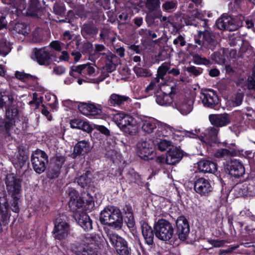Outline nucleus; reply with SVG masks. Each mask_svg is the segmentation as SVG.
I'll return each instance as SVG.
<instances>
[{"instance_id":"f257e3e1","label":"nucleus","mask_w":255,"mask_h":255,"mask_svg":"<svg viewBox=\"0 0 255 255\" xmlns=\"http://www.w3.org/2000/svg\"><path fill=\"white\" fill-rule=\"evenodd\" d=\"M22 179L17 178L12 174H8L5 183L8 195L11 197L10 209L14 213L19 212V202L21 197Z\"/></svg>"},{"instance_id":"f03ea898","label":"nucleus","mask_w":255,"mask_h":255,"mask_svg":"<svg viewBox=\"0 0 255 255\" xmlns=\"http://www.w3.org/2000/svg\"><path fill=\"white\" fill-rule=\"evenodd\" d=\"M99 220L102 225L121 229L123 225V215L120 209L114 205H108L101 211Z\"/></svg>"},{"instance_id":"7ed1b4c3","label":"nucleus","mask_w":255,"mask_h":255,"mask_svg":"<svg viewBox=\"0 0 255 255\" xmlns=\"http://www.w3.org/2000/svg\"><path fill=\"white\" fill-rule=\"evenodd\" d=\"M103 229L107 234V239L118 255H131V248L124 238L113 233L108 227H104Z\"/></svg>"},{"instance_id":"20e7f679","label":"nucleus","mask_w":255,"mask_h":255,"mask_svg":"<svg viewBox=\"0 0 255 255\" xmlns=\"http://www.w3.org/2000/svg\"><path fill=\"white\" fill-rule=\"evenodd\" d=\"M243 19L244 17L242 15L223 14L217 20L216 24L220 30L233 31L243 26Z\"/></svg>"},{"instance_id":"39448f33","label":"nucleus","mask_w":255,"mask_h":255,"mask_svg":"<svg viewBox=\"0 0 255 255\" xmlns=\"http://www.w3.org/2000/svg\"><path fill=\"white\" fill-rule=\"evenodd\" d=\"M153 229L155 237L161 241H169L174 235V228L172 224L164 219L155 222Z\"/></svg>"},{"instance_id":"423d86ee","label":"nucleus","mask_w":255,"mask_h":255,"mask_svg":"<svg viewBox=\"0 0 255 255\" xmlns=\"http://www.w3.org/2000/svg\"><path fill=\"white\" fill-rule=\"evenodd\" d=\"M195 42L202 47L213 51L218 44L217 36L211 30L206 29L203 31H198L197 37L195 38Z\"/></svg>"},{"instance_id":"0eeeda50","label":"nucleus","mask_w":255,"mask_h":255,"mask_svg":"<svg viewBox=\"0 0 255 255\" xmlns=\"http://www.w3.org/2000/svg\"><path fill=\"white\" fill-rule=\"evenodd\" d=\"M117 126L126 133L132 135L134 128L136 127V121L134 118L124 113H118L114 116Z\"/></svg>"},{"instance_id":"6e6552de","label":"nucleus","mask_w":255,"mask_h":255,"mask_svg":"<svg viewBox=\"0 0 255 255\" xmlns=\"http://www.w3.org/2000/svg\"><path fill=\"white\" fill-rule=\"evenodd\" d=\"M137 154L142 159L147 161L153 160L155 154V146L153 141L150 139L141 140L136 145Z\"/></svg>"},{"instance_id":"1a4fd4ad","label":"nucleus","mask_w":255,"mask_h":255,"mask_svg":"<svg viewBox=\"0 0 255 255\" xmlns=\"http://www.w3.org/2000/svg\"><path fill=\"white\" fill-rule=\"evenodd\" d=\"M53 233L56 240L61 241L65 239L69 233L70 225L67 217L62 215L56 219Z\"/></svg>"},{"instance_id":"9d476101","label":"nucleus","mask_w":255,"mask_h":255,"mask_svg":"<svg viewBox=\"0 0 255 255\" xmlns=\"http://www.w3.org/2000/svg\"><path fill=\"white\" fill-rule=\"evenodd\" d=\"M48 162V156L46 152L39 149L35 150L31 155V162L34 171L43 173L46 169V164Z\"/></svg>"},{"instance_id":"9b49d317","label":"nucleus","mask_w":255,"mask_h":255,"mask_svg":"<svg viewBox=\"0 0 255 255\" xmlns=\"http://www.w3.org/2000/svg\"><path fill=\"white\" fill-rule=\"evenodd\" d=\"M225 172L235 178L242 177L245 173V168L243 163L239 160L230 159L224 163Z\"/></svg>"},{"instance_id":"f8f14e48","label":"nucleus","mask_w":255,"mask_h":255,"mask_svg":"<svg viewBox=\"0 0 255 255\" xmlns=\"http://www.w3.org/2000/svg\"><path fill=\"white\" fill-rule=\"evenodd\" d=\"M200 98L205 107L214 110L219 109L220 99L214 90L205 89L201 93Z\"/></svg>"},{"instance_id":"ddd939ff","label":"nucleus","mask_w":255,"mask_h":255,"mask_svg":"<svg viewBox=\"0 0 255 255\" xmlns=\"http://www.w3.org/2000/svg\"><path fill=\"white\" fill-rule=\"evenodd\" d=\"M29 153L26 149L18 151L16 157L12 160V164L19 174L23 175L25 173L29 167L28 161Z\"/></svg>"},{"instance_id":"4468645a","label":"nucleus","mask_w":255,"mask_h":255,"mask_svg":"<svg viewBox=\"0 0 255 255\" xmlns=\"http://www.w3.org/2000/svg\"><path fill=\"white\" fill-rule=\"evenodd\" d=\"M175 235L181 241L187 239L190 232L189 221L184 216H179L176 220Z\"/></svg>"},{"instance_id":"2eb2a0df","label":"nucleus","mask_w":255,"mask_h":255,"mask_svg":"<svg viewBox=\"0 0 255 255\" xmlns=\"http://www.w3.org/2000/svg\"><path fill=\"white\" fill-rule=\"evenodd\" d=\"M194 190L201 197H207L213 190L210 181L203 177H197L194 179Z\"/></svg>"},{"instance_id":"dca6fc26","label":"nucleus","mask_w":255,"mask_h":255,"mask_svg":"<svg viewBox=\"0 0 255 255\" xmlns=\"http://www.w3.org/2000/svg\"><path fill=\"white\" fill-rule=\"evenodd\" d=\"M69 196L70 200L68 202V206L73 215L77 212L83 211V206L84 205L82 197H80L78 192L74 189H70L69 190Z\"/></svg>"},{"instance_id":"f3484780","label":"nucleus","mask_w":255,"mask_h":255,"mask_svg":"<svg viewBox=\"0 0 255 255\" xmlns=\"http://www.w3.org/2000/svg\"><path fill=\"white\" fill-rule=\"evenodd\" d=\"M92 148L93 146L88 138L79 139L74 146L71 157L76 158L78 156H85L91 152Z\"/></svg>"},{"instance_id":"a211bd4d","label":"nucleus","mask_w":255,"mask_h":255,"mask_svg":"<svg viewBox=\"0 0 255 255\" xmlns=\"http://www.w3.org/2000/svg\"><path fill=\"white\" fill-rule=\"evenodd\" d=\"M33 52L35 60L40 65H50L52 57L54 56L53 52L49 51L47 47L34 48Z\"/></svg>"},{"instance_id":"6ab92c4d","label":"nucleus","mask_w":255,"mask_h":255,"mask_svg":"<svg viewBox=\"0 0 255 255\" xmlns=\"http://www.w3.org/2000/svg\"><path fill=\"white\" fill-rule=\"evenodd\" d=\"M99 31V27L92 21L84 23L81 28V33L83 37L91 42L96 39Z\"/></svg>"},{"instance_id":"aec40b11","label":"nucleus","mask_w":255,"mask_h":255,"mask_svg":"<svg viewBox=\"0 0 255 255\" xmlns=\"http://www.w3.org/2000/svg\"><path fill=\"white\" fill-rule=\"evenodd\" d=\"M10 206L5 196L0 197V232H2V226L7 224V220L10 217L9 209H10Z\"/></svg>"},{"instance_id":"412c9836","label":"nucleus","mask_w":255,"mask_h":255,"mask_svg":"<svg viewBox=\"0 0 255 255\" xmlns=\"http://www.w3.org/2000/svg\"><path fill=\"white\" fill-rule=\"evenodd\" d=\"M75 221L78 225L86 232H88L93 229L92 220L84 211H81L73 215Z\"/></svg>"},{"instance_id":"4be33fe9","label":"nucleus","mask_w":255,"mask_h":255,"mask_svg":"<svg viewBox=\"0 0 255 255\" xmlns=\"http://www.w3.org/2000/svg\"><path fill=\"white\" fill-rule=\"evenodd\" d=\"M139 224L145 243L151 248L154 244V235H155L154 229L153 230L152 227L144 220H141Z\"/></svg>"},{"instance_id":"5701e85b","label":"nucleus","mask_w":255,"mask_h":255,"mask_svg":"<svg viewBox=\"0 0 255 255\" xmlns=\"http://www.w3.org/2000/svg\"><path fill=\"white\" fill-rule=\"evenodd\" d=\"M197 164L198 170L203 173L214 174L217 171V164L212 160L202 159Z\"/></svg>"},{"instance_id":"b1692460","label":"nucleus","mask_w":255,"mask_h":255,"mask_svg":"<svg viewBox=\"0 0 255 255\" xmlns=\"http://www.w3.org/2000/svg\"><path fill=\"white\" fill-rule=\"evenodd\" d=\"M209 119L211 124L217 127L226 126L231 123L230 116L227 113L210 115Z\"/></svg>"},{"instance_id":"393cba45","label":"nucleus","mask_w":255,"mask_h":255,"mask_svg":"<svg viewBox=\"0 0 255 255\" xmlns=\"http://www.w3.org/2000/svg\"><path fill=\"white\" fill-rule=\"evenodd\" d=\"M240 154V149L234 143H229L225 148L217 150L215 153L216 157L224 158L225 156H238Z\"/></svg>"},{"instance_id":"a878e982","label":"nucleus","mask_w":255,"mask_h":255,"mask_svg":"<svg viewBox=\"0 0 255 255\" xmlns=\"http://www.w3.org/2000/svg\"><path fill=\"white\" fill-rule=\"evenodd\" d=\"M183 151L180 148L172 146V148L168 150L166 154L169 165H174L178 163L184 156Z\"/></svg>"},{"instance_id":"bb28decb","label":"nucleus","mask_w":255,"mask_h":255,"mask_svg":"<svg viewBox=\"0 0 255 255\" xmlns=\"http://www.w3.org/2000/svg\"><path fill=\"white\" fill-rule=\"evenodd\" d=\"M175 90L174 88L172 87L171 91L168 94L162 92L158 95H156V103L160 106H170L173 102V96L175 94Z\"/></svg>"},{"instance_id":"cd10ccee","label":"nucleus","mask_w":255,"mask_h":255,"mask_svg":"<svg viewBox=\"0 0 255 255\" xmlns=\"http://www.w3.org/2000/svg\"><path fill=\"white\" fill-rule=\"evenodd\" d=\"M41 0H30L27 9V14L32 16L39 17L42 9L40 3Z\"/></svg>"},{"instance_id":"c85d7f7f","label":"nucleus","mask_w":255,"mask_h":255,"mask_svg":"<svg viewBox=\"0 0 255 255\" xmlns=\"http://www.w3.org/2000/svg\"><path fill=\"white\" fill-rule=\"evenodd\" d=\"M15 124L12 122L8 121L5 119L0 120V134H2L5 138L11 136V131Z\"/></svg>"},{"instance_id":"c756f323","label":"nucleus","mask_w":255,"mask_h":255,"mask_svg":"<svg viewBox=\"0 0 255 255\" xmlns=\"http://www.w3.org/2000/svg\"><path fill=\"white\" fill-rule=\"evenodd\" d=\"M128 101H130L128 96L114 93L110 96L108 103L111 106H120L124 105Z\"/></svg>"},{"instance_id":"7c9ffc66","label":"nucleus","mask_w":255,"mask_h":255,"mask_svg":"<svg viewBox=\"0 0 255 255\" xmlns=\"http://www.w3.org/2000/svg\"><path fill=\"white\" fill-rule=\"evenodd\" d=\"M127 177L129 184H135L138 186H143L144 182L141 176L133 169L129 170L127 175Z\"/></svg>"},{"instance_id":"2f4dec72","label":"nucleus","mask_w":255,"mask_h":255,"mask_svg":"<svg viewBox=\"0 0 255 255\" xmlns=\"http://www.w3.org/2000/svg\"><path fill=\"white\" fill-rule=\"evenodd\" d=\"M15 77L16 78L22 82H29L31 83V84L33 86L38 84V78L37 77L25 73L24 72L16 71L15 73Z\"/></svg>"},{"instance_id":"473e14b6","label":"nucleus","mask_w":255,"mask_h":255,"mask_svg":"<svg viewBox=\"0 0 255 255\" xmlns=\"http://www.w3.org/2000/svg\"><path fill=\"white\" fill-rule=\"evenodd\" d=\"M197 51H192L190 53V55L192 57V61L196 65H202L209 66L212 64L211 61L205 57H203L201 54H199Z\"/></svg>"},{"instance_id":"72a5a7b5","label":"nucleus","mask_w":255,"mask_h":255,"mask_svg":"<svg viewBox=\"0 0 255 255\" xmlns=\"http://www.w3.org/2000/svg\"><path fill=\"white\" fill-rule=\"evenodd\" d=\"M19 111L16 107L10 106L8 107L5 112L4 119L12 122L15 125L16 120L18 119Z\"/></svg>"},{"instance_id":"f704fd0d","label":"nucleus","mask_w":255,"mask_h":255,"mask_svg":"<svg viewBox=\"0 0 255 255\" xmlns=\"http://www.w3.org/2000/svg\"><path fill=\"white\" fill-rule=\"evenodd\" d=\"M65 4L63 1H56L53 6V13L60 17H64L66 14Z\"/></svg>"},{"instance_id":"c9c22d12","label":"nucleus","mask_w":255,"mask_h":255,"mask_svg":"<svg viewBox=\"0 0 255 255\" xmlns=\"http://www.w3.org/2000/svg\"><path fill=\"white\" fill-rule=\"evenodd\" d=\"M141 128L144 132L151 133L156 128V125L154 119H150L142 122Z\"/></svg>"},{"instance_id":"e433bc0d","label":"nucleus","mask_w":255,"mask_h":255,"mask_svg":"<svg viewBox=\"0 0 255 255\" xmlns=\"http://www.w3.org/2000/svg\"><path fill=\"white\" fill-rule=\"evenodd\" d=\"M161 16L160 11H149L146 14L145 20L148 26L154 24L155 20L159 18Z\"/></svg>"},{"instance_id":"4c0bfd02","label":"nucleus","mask_w":255,"mask_h":255,"mask_svg":"<svg viewBox=\"0 0 255 255\" xmlns=\"http://www.w3.org/2000/svg\"><path fill=\"white\" fill-rule=\"evenodd\" d=\"M11 47L9 42L4 38L0 39V55H7L11 51Z\"/></svg>"},{"instance_id":"58836bf2","label":"nucleus","mask_w":255,"mask_h":255,"mask_svg":"<svg viewBox=\"0 0 255 255\" xmlns=\"http://www.w3.org/2000/svg\"><path fill=\"white\" fill-rule=\"evenodd\" d=\"M138 34L147 40L156 38L157 34L152 30L146 28H141L138 31Z\"/></svg>"},{"instance_id":"ea45409f","label":"nucleus","mask_w":255,"mask_h":255,"mask_svg":"<svg viewBox=\"0 0 255 255\" xmlns=\"http://www.w3.org/2000/svg\"><path fill=\"white\" fill-rule=\"evenodd\" d=\"M133 70L138 77H149L152 75L150 71L147 68H144L135 66Z\"/></svg>"},{"instance_id":"a19ab883","label":"nucleus","mask_w":255,"mask_h":255,"mask_svg":"<svg viewBox=\"0 0 255 255\" xmlns=\"http://www.w3.org/2000/svg\"><path fill=\"white\" fill-rule=\"evenodd\" d=\"M156 146L157 149L161 151H164L166 150H170L174 146L172 144V142L166 139H160L159 141H157Z\"/></svg>"},{"instance_id":"79ce46f5","label":"nucleus","mask_w":255,"mask_h":255,"mask_svg":"<svg viewBox=\"0 0 255 255\" xmlns=\"http://www.w3.org/2000/svg\"><path fill=\"white\" fill-rule=\"evenodd\" d=\"M88 247V244H83L79 243H76L72 244L71 246L72 251L76 255H83Z\"/></svg>"},{"instance_id":"37998d69","label":"nucleus","mask_w":255,"mask_h":255,"mask_svg":"<svg viewBox=\"0 0 255 255\" xmlns=\"http://www.w3.org/2000/svg\"><path fill=\"white\" fill-rule=\"evenodd\" d=\"M211 58L217 63L223 64L226 62L227 56L224 54V51H223L222 53L219 51H216L211 55Z\"/></svg>"},{"instance_id":"c03bdc74","label":"nucleus","mask_w":255,"mask_h":255,"mask_svg":"<svg viewBox=\"0 0 255 255\" xmlns=\"http://www.w3.org/2000/svg\"><path fill=\"white\" fill-rule=\"evenodd\" d=\"M84 205L83 206V211L90 210L94 206V201L93 197L89 193L86 194V196H82Z\"/></svg>"},{"instance_id":"a18cd8bd","label":"nucleus","mask_w":255,"mask_h":255,"mask_svg":"<svg viewBox=\"0 0 255 255\" xmlns=\"http://www.w3.org/2000/svg\"><path fill=\"white\" fill-rule=\"evenodd\" d=\"M89 173L90 171H87L85 174L81 175L78 178V184L83 188L89 186L91 183L92 179L88 176Z\"/></svg>"},{"instance_id":"49530a36","label":"nucleus","mask_w":255,"mask_h":255,"mask_svg":"<svg viewBox=\"0 0 255 255\" xmlns=\"http://www.w3.org/2000/svg\"><path fill=\"white\" fill-rule=\"evenodd\" d=\"M160 0H146L145 5L149 11H157L160 7Z\"/></svg>"},{"instance_id":"de8ad7c7","label":"nucleus","mask_w":255,"mask_h":255,"mask_svg":"<svg viewBox=\"0 0 255 255\" xmlns=\"http://www.w3.org/2000/svg\"><path fill=\"white\" fill-rule=\"evenodd\" d=\"M60 172V169L53 165L48 170L46 174L47 177L50 179H56L59 176Z\"/></svg>"},{"instance_id":"09e8293b","label":"nucleus","mask_w":255,"mask_h":255,"mask_svg":"<svg viewBox=\"0 0 255 255\" xmlns=\"http://www.w3.org/2000/svg\"><path fill=\"white\" fill-rule=\"evenodd\" d=\"M193 106L186 102H183L178 107V111L183 115H187L192 110Z\"/></svg>"},{"instance_id":"8fccbe9b","label":"nucleus","mask_w":255,"mask_h":255,"mask_svg":"<svg viewBox=\"0 0 255 255\" xmlns=\"http://www.w3.org/2000/svg\"><path fill=\"white\" fill-rule=\"evenodd\" d=\"M153 160H154L155 163L158 165L160 168H162L165 164H169V162L167 161L166 154L165 155H161L158 156H155L154 155Z\"/></svg>"},{"instance_id":"3c124183","label":"nucleus","mask_w":255,"mask_h":255,"mask_svg":"<svg viewBox=\"0 0 255 255\" xmlns=\"http://www.w3.org/2000/svg\"><path fill=\"white\" fill-rule=\"evenodd\" d=\"M169 65L164 63L159 67L157 70V77L163 79L167 73H168Z\"/></svg>"},{"instance_id":"603ef678","label":"nucleus","mask_w":255,"mask_h":255,"mask_svg":"<svg viewBox=\"0 0 255 255\" xmlns=\"http://www.w3.org/2000/svg\"><path fill=\"white\" fill-rule=\"evenodd\" d=\"M177 6L176 1H166L162 4V8L164 10L171 12L174 11Z\"/></svg>"},{"instance_id":"864d4df0","label":"nucleus","mask_w":255,"mask_h":255,"mask_svg":"<svg viewBox=\"0 0 255 255\" xmlns=\"http://www.w3.org/2000/svg\"><path fill=\"white\" fill-rule=\"evenodd\" d=\"M252 181L247 186V191L250 196L255 197V168L252 174Z\"/></svg>"},{"instance_id":"5fc2aeb1","label":"nucleus","mask_w":255,"mask_h":255,"mask_svg":"<svg viewBox=\"0 0 255 255\" xmlns=\"http://www.w3.org/2000/svg\"><path fill=\"white\" fill-rule=\"evenodd\" d=\"M89 116H93L96 118H99L102 112V110L100 107H97L95 104H90Z\"/></svg>"},{"instance_id":"6e6d98bb","label":"nucleus","mask_w":255,"mask_h":255,"mask_svg":"<svg viewBox=\"0 0 255 255\" xmlns=\"http://www.w3.org/2000/svg\"><path fill=\"white\" fill-rule=\"evenodd\" d=\"M65 161V156L56 154L54 158L53 165L61 169Z\"/></svg>"},{"instance_id":"4d7b16f0","label":"nucleus","mask_w":255,"mask_h":255,"mask_svg":"<svg viewBox=\"0 0 255 255\" xmlns=\"http://www.w3.org/2000/svg\"><path fill=\"white\" fill-rule=\"evenodd\" d=\"M186 71L190 76L197 77L202 73L203 69L200 68H197L194 66H190L186 68Z\"/></svg>"},{"instance_id":"13d9d810","label":"nucleus","mask_w":255,"mask_h":255,"mask_svg":"<svg viewBox=\"0 0 255 255\" xmlns=\"http://www.w3.org/2000/svg\"><path fill=\"white\" fill-rule=\"evenodd\" d=\"M90 104L86 103H80L78 105L79 111L84 115L89 116Z\"/></svg>"},{"instance_id":"bf43d9fd","label":"nucleus","mask_w":255,"mask_h":255,"mask_svg":"<svg viewBox=\"0 0 255 255\" xmlns=\"http://www.w3.org/2000/svg\"><path fill=\"white\" fill-rule=\"evenodd\" d=\"M84 122L85 121L81 119H74L70 121V124L71 128L81 129L84 126Z\"/></svg>"},{"instance_id":"052dcab7","label":"nucleus","mask_w":255,"mask_h":255,"mask_svg":"<svg viewBox=\"0 0 255 255\" xmlns=\"http://www.w3.org/2000/svg\"><path fill=\"white\" fill-rule=\"evenodd\" d=\"M64 19L60 20V21L61 22H68V23H72L74 21V19L75 18V15L74 12L72 10H68L67 12V14H65Z\"/></svg>"},{"instance_id":"680f3d73","label":"nucleus","mask_w":255,"mask_h":255,"mask_svg":"<svg viewBox=\"0 0 255 255\" xmlns=\"http://www.w3.org/2000/svg\"><path fill=\"white\" fill-rule=\"evenodd\" d=\"M125 223L129 229L134 228L135 222L133 214L125 216Z\"/></svg>"},{"instance_id":"e2e57ef3","label":"nucleus","mask_w":255,"mask_h":255,"mask_svg":"<svg viewBox=\"0 0 255 255\" xmlns=\"http://www.w3.org/2000/svg\"><path fill=\"white\" fill-rule=\"evenodd\" d=\"M110 30L106 27L101 28L100 33V40L105 41L110 39Z\"/></svg>"},{"instance_id":"0e129e2a","label":"nucleus","mask_w":255,"mask_h":255,"mask_svg":"<svg viewBox=\"0 0 255 255\" xmlns=\"http://www.w3.org/2000/svg\"><path fill=\"white\" fill-rule=\"evenodd\" d=\"M173 43L176 47H183L186 45V41L185 38L181 34H179L173 40Z\"/></svg>"},{"instance_id":"69168bd1","label":"nucleus","mask_w":255,"mask_h":255,"mask_svg":"<svg viewBox=\"0 0 255 255\" xmlns=\"http://www.w3.org/2000/svg\"><path fill=\"white\" fill-rule=\"evenodd\" d=\"M87 66V64H82L79 65L77 66H73L71 68V71L69 72V75L71 76L75 77L74 72H77L79 74H81L83 70H85Z\"/></svg>"},{"instance_id":"338daca9","label":"nucleus","mask_w":255,"mask_h":255,"mask_svg":"<svg viewBox=\"0 0 255 255\" xmlns=\"http://www.w3.org/2000/svg\"><path fill=\"white\" fill-rule=\"evenodd\" d=\"M1 100H2V107L4 104H11L14 100L13 96L12 94H6L5 93L0 96Z\"/></svg>"},{"instance_id":"774afa93","label":"nucleus","mask_w":255,"mask_h":255,"mask_svg":"<svg viewBox=\"0 0 255 255\" xmlns=\"http://www.w3.org/2000/svg\"><path fill=\"white\" fill-rule=\"evenodd\" d=\"M83 255H98L97 249L94 248L92 244H88V247Z\"/></svg>"}]
</instances>
